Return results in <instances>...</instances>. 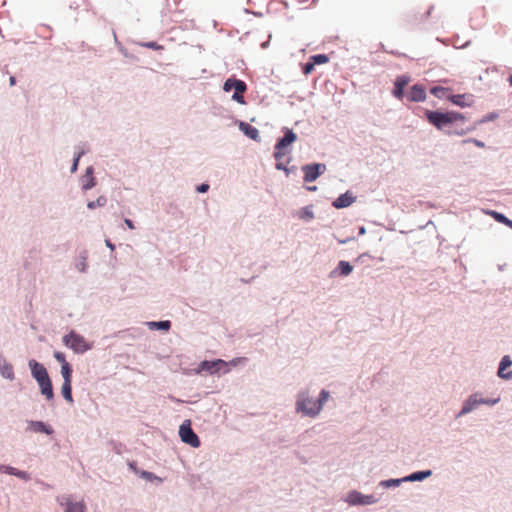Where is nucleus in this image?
I'll use <instances>...</instances> for the list:
<instances>
[{"label":"nucleus","instance_id":"nucleus-1","mask_svg":"<svg viewBox=\"0 0 512 512\" xmlns=\"http://www.w3.org/2000/svg\"><path fill=\"white\" fill-rule=\"evenodd\" d=\"M426 118L428 121L434 125L437 129H443L447 126L453 125L458 122H464V116L460 113L456 112H438V111H429L425 112Z\"/></svg>","mask_w":512,"mask_h":512},{"label":"nucleus","instance_id":"nucleus-2","mask_svg":"<svg viewBox=\"0 0 512 512\" xmlns=\"http://www.w3.org/2000/svg\"><path fill=\"white\" fill-rule=\"evenodd\" d=\"M296 409L298 412H302L307 416L315 417L321 411V403L310 398L307 393L302 392L298 396Z\"/></svg>","mask_w":512,"mask_h":512},{"label":"nucleus","instance_id":"nucleus-3","mask_svg":"<svg viewBox=\"0 0 512 512\" xmlns=\"http://www.w3.org/2000/svg\"><path fill=\"white\" fill-rule=\"evenodd\" d=\"M63 342L75 353H84L90 349V346L86 342L83 336L71 331L69 334L63 337Z\"/></svg>","mask_w":512,"mask_h":512},{"label":"nucleus","instance_id":"nucleus-4","mask_svg":"<svg viewBox=\"0 0 512 512\" xmlns=\"http://www.w3.org/2000/svg\"><path fill=\"white\" fill-rule=\"evenodd\" d=\"M499 401V397L495 399H486L483 398L480 394L475 393L471 395L464 403L461 411L458 414V417L463 416L472 410H474L480 404L494 405Z\"/></svg>","mask_w":512,"mask_h":512},{"label":"nucleus","instance_id":"nucleus-5","mask_svg":"<svg viewBox=\"0 0 512 512\" xmlns=\"http://www.w3.org/2000/svg\"><path fill=\"white\" fill-rule=\"evenodd\" d=\"M223 89L226 92H229L233 89L234 94L232 96V99L241 104L245 103L243 93L246 91L247 87L243 81L236 79H227L223 85Z\"/></svg>","mask_w":512,"mask_h":512},{"label":"nucleus","instance_id":"nucleus-6","mask_svg":"<svg viewBox=\"0 0 512 512\" xmlns=\"http://www.w3.org/2000/svg\"><path fill=\"white\" fill-rule=\"evenodd\" d=\"M296 134L292 130H286L283 138L279 139L275 145L274 157L281 160L287 154V146L296 141Z\"/></svg>","mask_w":512,"mask_h":512},{"label":"nucleus","instance_id":"nucleus-7","mask_svg":"<svg viewBox=\"0 0 512 512\" xmlns=\"http://www.w3.org/2000/svg\"><path fill=\"white\" fill-rule=\"evenodd\" d=\"M179 435H180L181 440L184 443L189 444L190 446H192L194 448H197L200 446L199 437L192 430L189 421L187 423H183L180 426Z\"/></svg>","mask_w":512,"mask_h":512},{"label":"nucleus","instance_id":"nucleus-8","mask_svg":"<svg viewBox=\"0 0 512 512\" xmlns=\"http://www.w3.org/2000/svg\"><path fill=\"white\" fill-rule=\"evenodd\" d=\"M200 369L211 374L219 373L221 370H223L224 373L229 371L228 363L222 359H217L214 361H203L200 364Z\"/></svg>","mask_w":512,"mask_h":512},{"label":"nucleus","instance_id":"nucleus-9","mask_svg":"<svg viewBox=\"0 0 512 512\" xmlns=\"http://www.w3.org/2000/svg\"><path fill=\"white\" fill-rule=\"evenodd\" d=\"M326 167L324 164H309L303 166L304 181L313 182L315 181L324 171Z\"/></svg>","mask_w":512,"mask_h":512},{"label":"nucleus","instance_id":"nucleus-10","mask_svg":"<svg viewBox=\"0 0 512 512\" xmlns=\"http://www.w3.org/2000/svg\"><path fill=\"white\" fill-rule=\"evenodd\" d=\"M29 367L33 377L37 382L49 378L46 368L42 364H39L37 361L30 360Z\"/></svg>","mask_w":512,"mask_h":512},{"label":"nucleus","instance_id":"nucleus-11","mask_svg":"<svg viewBox=\"0 0 512 512\" xmlns=\"http://www.w3.org/2000/svg\"><path fill=\"white\" fill-rule=\"evenodd\" d=\"M407 98L411 102H421L426 98L425 89L420 85H414L408 92Z\"/></svg>","mask_w":512,"mask_h":512},{"label":"nucleus","instance_id":"nucleus-12","mask_svg":"<svg viewBox=\"0 0 512 512\" xmlns=\"http://www.w3.org/2000/svg\"><path fill=\"white\" fill-rule=\"evenodd\" d=\"M350 502L352 504L369 505L376 502L372 495H362L358 492H353L349 495Z\"/></svg>","mask_w":512,"mask_h":512},{"label":"nucleus","instance_id":"nucleus-13","mask_svg":"<svg viewBox=\"0 0 512 512\" xmlns=\"http://www.w3.org/2000/svg\"><path fill=\"white\" fill-rule=\"evenodd\" d=\"M239 129L250 139L257 141L259 139V131L256 127L246 123L240 122Z\"/></svg>","mask_w":512,"mask_h":512},{"label":"nucleus","instance_id":"nucleus-14","mask_svg":"<svg viewBox=\"0 0 512 512\" xmlns=\"http://www.w3.org/2000/svg\"><path fill=\"white\" fill-rule=\"evenodd\" d=\"M408 82H409V78L406 76H401L396 79L395 87L393 90V95L396 98H398V99L403 98V90H404V87L408 84Z\"/></svg>","mask_w":512,"mask_h":512},{"label":"nucleus","instance_id":"nucleus-15","mask_svg":"<svg viewBox=\"0 0 512 512\" xmlns=\"http://www.w3.org/2000/svg\"><path fill=\"white\" fill-rule=\"evenodd\" d=\"M354 201V197L348 192L340 195L334 202L333 206L335 208H344L350 206Z\"/></svg>","mask_w":512,"mask_h":512},{"label":"nucleus","instance_id":"nucleus-16","mask_svg":"<svg viewBox=\"0 0 512 512\" xmlns=\"http://www.w3.org/2000/svg\"><path fill=\"white\" fill-rule=\"evenodd\" d=\"M38 384L41 389V393L48 399L51 400L54 396L52 383L50 378H46L45 380L38 381Z\"/></svg>","mask_w":512,"mask_h":512},{"label":"nucleus","instance_id":"nucleus-17","mask_svg":"<svg viewBox=\"0 0 512 512\" xmlns=\"http://www.w3.org/2000/svg\"><path fill=\"white\" fill-rule=\"evenodd\" d=\"M512 364V361L510 360V357L508 355L504 356L502 358V361L500 362V366L498 369V376L501 378H509L511 372H506V369L509 368Z\"/></svg>","mask_w":512,"mask_h":512},{"label":"nucleus","instance_id":"nucleus-18","mask_svg":"<svg viewBox=\"0 0 512 512\" xmlns=\"http://www.w3.org/2000/svg\"><path fill=\"white\" fill-rule=\"evenodd\" d=\"M4 472L9 474V475H13V476H16L22 480H25V481H28L30 480V475L26 472V471H22V470H19L15 467H12V466H6L4 468Z\"/></svg>","mask_w":512,"mask_h":512},{"label":"nucleus","instance_id":"nucleus-19","mask_svg":"<svg viewBox=\"0 0 512 512\" xmlns=\"http://www.w3.org/2000/svg\"><path fill=\"white\" fill-rule=\"evenodd\" d=\"M451 101L455 105L465 107V106H469L471 104L472 99L470 96H467L465 94H458V95H453L451 97Z\"/></svg>","mask_w":512,"mask_h":512},{"label":"nucleus","instance_id":"nucleus-20","mask_svg":"<svg viewBox=\"0 0 512 512\" xmlns=\"http://www.w3.org/2000/svg\"><path fill=\"white\" fill-rule=\"evenodd\" d=\"M337 270L341 276H348L353 271V267L349 262L342 260L338 263Z\"/></svg>","mask_w":512,"mask_h":512},{"label":"nucleus","instance_id":"nucleus-21","mask_svg":"<svg viewBox=\"0 0 512 512\" xmlns=\"http://www.w3.org/2000/svg\"><path fill=\"white\" fill-rule=\"evenodd\" d=\"M61 392H62L63 397L69 403H73L71 382L64 381L62 388H61Z\"/></svg>","mask_w":512,"mask_h":512},{"label":"nucleus","instance_id":"nucleus-22","mask_svg":"<svg viewBox=\"0 0 512 512\" xmlns=\"http://www.w3.org/2000/svg\"><path fill=\"white\" fill-rule=\"evenodd\" d=\"M430 475H431V471L430 470L420 471V472H415V473L411 474L410 476L406 477L405 480H408V481H421V480L429 477Z\"/></svg>","mask_w":512,"mask_h":512},{"label":"nucleus","instance_id":"nucleus-23","mask_svg":"<svg viewBox=\"0 0 512 512\" xmlns=\"http://www.w3.org/2000/svg\"><path fill=\"white\" fill-rule=\"evenodd\" d=\"M85 505L82 502H69L66 512H84Z\"/></svg>","mask_w":512,"mask_h":512},{"label":"nucleus","instance_id":"nucleus-24","mask_svg":"<svg viewBox=\"0 0 512 512\" xmlns=\"http://www.w3.org/2000/svg\"><path fill=\"white\" fill-rule=\"evenodd\" d=\"M107 203V198L105 196H99L95 201H90L87 204L89 209H95L97 207H103Z\"/></svg>","mask_w":512,"mask_h":512},{"label":"nucleus","instance_id":"nucleus-25","mask_svg":"<svg viewBox=\"0 0 512 512\" xmlns=\"http://www.w3.org/2000/svg\"><path fill=\"white\" fill-rule=\"evenodd\" d=\"M61 374L64 378V381L71 382L72 369L69 363H65L61 366Z\"/></svg>","mask_w":512,"mask_h":512},{"label":"nucleus","instance_id":"nucleus-26","mask_svg":"<svg viewBox=\"0 0 512 512\" xmlns=\"http://www.w3.org/2000/svg\"><path fill=\"white\" fill-rule=\"evenodd\" d=\"M150 327H156L161 330H169L171 327L170 321H159V322H150Z\"/></svg>","mask_w":512,"mask_h":512},{"label":"nucleus","instance_id":"nucleus-27","mask_svg":"<svg viewBox=\"0 0 512 512\" xmlns=\"http://www.w3.org/2000/svg\"><path fill=\"white\" fill-rule=\"evenodd\" d=\"M95 179L93 176H89V177H83V184H82V188L84 190H89L91 188H93L95 186Z\"/></svg>","mask_w":512,"mask_h":512},{"label":"nucleus","instance_id":"nucleus-28","mask_svg":"<svg viewBox=\"0 0 512 512\" xmlns=\"http://www.w3.org/2000/svg\"><path fill=\"white\" fill-rule=\"evenodd\" d=\"M497 221L499 222H502V223H505L506 225H508L509 227H512V221L509 220L507 217H505L504 215L500 214V213H497L495 211H492L490 213Z\"/></svg>","mask_w":512,"mask_h":512},{"label":"nucleus","instance_id":"nucleus-29","mask_svg":"<svg viewBox=\"0 0 512 512\" xmlns=\"http://www.w3.org/2000/svg\"><path fill=\"white\" fill-rule=\"evenodd\" d=\"M312 62L315 64H324L328 61V57L324 54H318L311 57Z\"/></svg>","mask_w":512,"mask_h":512},{"label":"nucleus","instance_id":"nucleus-30","mask_svg":"<svg viewBox=\"0 0 512 512\" xmlns=\"http://www.w3.org/2000/svg\"><path fill=\"white\" fill-rule=\"evenodd\" d=\"M141 477L148 481H154V480H157L159 482L161 481V479L159 477H157L156 475H154L153 473L148 472V471H142Z\"/></svg>","mask_w":512,"mask_h":512},{"label":"nucleus","instance_id":"nucleus-31","mask_svg":"<svg viewBox=\"0 0 512 512\" xmlns=\"http://www.w3.org/2000/svg\"><path fill=\"white\" fill-rule=\"evenodd\" d=\"M34 426H35V430H37V431L45 432L48 434L51 432L50 430H48V428L46 427V425L43 422H40V421L35 422Z\"/></svg>","mask_w":512,"mask_h":512},{"label":"nucleus","instance_id":"nucleus-32","mask_svg":"<svg viewBox=\"0 0 512 512\" xmlns=\"http://www.w3.org/2000/svg\"><path fill=\"white\" fill-rule=\"evenodd\" d=\"M328 398H329V392L326 391V390H322L321 393H320V397L317 400V402L321 403V407H322L323 404L328 400Z\"/></svg>","mask_w":512,"mask_h":512},{"label":"nucleus","instance_id":"nucleus-33","mask_svg":"<svg viewBox=\"0 0 512 512\" xmlns=\"http://www.w3.org/2000/svg\"><path fill=\"white\" fill-rule=\"evenodd\" d=\"M54 357L59 363H61V366L64 365L65 363H68L66 361L65 355L62 352H55Z\"/></svg>","mask_w":512,"mask_h":512},{"label":"nucleus","instance_id":"nucleus-34","mask_svg":"<svg viewBox=\"0 0 512 512\" xmlns=\"http://www.w3.org/2000/svg\"><path fill=\"white\" fill-rule=\"evenodd\" d=\"M314 66H315V65H314V63H313V62H308V63H306V64L304 65V67H303V73H304V74H306V75H307V74H310V73L313 71Z\"/></svg>","mask_w":512,"mask_h":512},{"label":"nucleus","instance_id":"nucleus-35","mask_svg":"<svg viewBox=\"0 0 512 512\" xmlns=\"http://www.w3.org/2000/svg\"><path fill=\"white\" fill-rule=\"evenodd\" d=\"M82 153H79L76 158L74 159V163H73V166L71 168V172H75L77 170V167H78V162H79V159L81 157Z\"/></svg>","mask_w":512,"mask_h":512},{"label":"nucleus","instance_id":"nucleus-36","mask_svg":"<svg viewBox=\"0 0 512 512\" xmlns=\"http://www.w3.org/2000/svg\"><path fill=\"white\" fill-rule=\"evenodd\" d=\"M278 162L276 163V169L277 170H283L285 171L286 173H288V169L287 167L282 163L280 162V160H277Z\"/></svg>","mask_w":512,"mask_h":512},{"label":"nucleus","instance_id":"nucleus-37","mask_svg":"<svg viewBox=\"0 0 512 512\" xmlns=\"http://www.w3.org/2000/svg\"><path fill=\"white\" fill-rule=\"evenodd\" d=\"M208 189H209L208 184H201L197 187V191L200 193H204V192L208 191Z\"/></svg>","mask_w":512,"mask_h":512},{"label":"nucleus","instance_id":"nucleus-38","mask_svg":"<svg viewBox=\"0 0 512 512\" xmlns=\"http://www.w3.org/2000/svg\"><path fill=\"white\" fill-rule=\"evenodd\" d=\"M124 222H125V224L127 225V227H128L129 229H134V228H135V226H134L133 222H132L130 219H125V221H124Z\"/></svg>","mask_w":512,"mask_h":512},{"label":"nucleus","instance_id":"nucleus-39","mask_svg":"<svg viewBox=\"0 0 512 512\" xmlns=\"http://www.w3.org/2000/svg\"><path fill=\"white\" fill-rule=\"evenodd\" d=\"M146 46L149 47V48H152V49H158L159 48L158 45L155 42L147 43Z\"/></svg>","mask_w":512,"mask_h":512},{"label":"nucleus","instance_id":"nucleus-40","mask_svg":"<svg viewBox=\"0 0 512 512\" xmlns=\"http://www.w3.org/2000/svg\"><path fill=\"white\" fill-rule=\"evenodd\" d=\"M90 175L93 176V168L92 167L87 168L86 174L84 177H89Z\"/></svg>","mask_w":512,"mask_h":512},{"label":"nucleus","instance_id":"nucleus-41","mask_svg":"<svg viewBox=\"0 0 512 512\" xmlns=\"http://www.w3.org/2000/svg\"><path fill=\"white\" fill-rule=\"evenodd\" d=\"M400 482V480H390V481H387L386 484L387 485H398Z\"/></svg>","mask_w":512,"mask_h":512},{"label":"nucleus","instance_id":"nucleus-42","mask_svg":"<svg viewBox=\"0 0 512 512\" xmlns=\"http://www.w3.org/2000/svg\"><path fill=\"white\" fill-rule=\"evenodd\" d=\"M6 374H7L6 376H7L8 378H12V377H13V370H12V368H11V367L9 368V370H8V371H6Z\"/></svg>","mask_w":512,"mask_h":512},{"label":"nucleus","instance_id":"nucleus-43","mask_svg":"<svg viewBox=\"0 0 512 512\" xmlns=\"http://www.w3.org/2000/svg\"><path fill=\"white\" fill-rule=\"evenodd\" d=\"M9 83H10V85H11V86L15 85V83H16V79H15V77H14V76H11V77H10V79H9Z\"/></svg>","mask_w":512,"mask_h":512},{"label":"nucleus","instance_id":"nucleus-44","mask_svg":"<svg viewBox=\"0 0 512 512\" xmlns=\"http://www.w3.org/2000/svg\"><path fill=\"white\" fill-rule=\"evenodd\" d=\"M106 245H107L111 250H114V245H113L109 240H106Z\"/></svg>","mask_w":512,"mask_h":512},{"label":"nucleus","instance_id":"nucleus-45","mask_svg":"<svg viewBox=\"0 0 512 512\" xmlns=\"http://www.w3.org/2000/svg\"><path fill=\"white\" fill-rule=\"evenodd\" d=\"M439 90H442V88L435 87L431 90L433 94H436Z\"/></svg>","mask_w":512,"mask_h":512},{"label":"nucleus","instance_id":"nucleus-46","mask_svg":"<svg viewBox=\"0 0 512 512\" xmlns=\"http://www.w3.org/2000/svg\"><path fill=\"white\" fill-rule=\"evenodd\" d=\"M433 7H429L428 10L426 11V17H428L432 11Z\"/></svg>","mask_w":512,"mask_h":512},{"label":"nucleus","instance_id":"nucleus-47","mask_svg":"<svg viewBox=\"0 0 512 512\" xmlns=\"http://www.w3.org/2000/svg\"><path fill=\"white\" fill-rule=\"evenodd\" d=\"M474 142H475V144H476L477 146H480V147H483V146H484V144H483L482 142H480V141L474 140Z\"/></svg>","mask_w":512,"mask_h":512},{"label":"nucleus","instance_id":"nucleus-48","mask_svg":"<svg viewBox=\"0 0 512 512\" xmlns=\"http://www.w3.org/2000/svg\"><path fill=\"white\" fill-rule=\"evenodd\" d=\"M306 216L308 218H313V213L312 212H309V211H306Z\"/></svg>","mask_w":512,"mask_h":512},{"label":"nucleus","instance_id":"nucleus-49","mask_svg":"<svg viewBox=\"0 0 512 512\" xmlns=\"http://www.w3.org/2000/svg\"><path fill=\"white\" fill-rule=\"evenodd\" d=\"M508 82L510 83V85H512V75H509V77L507 78Z\"/></svg>","mask_w":512,"mask_h":512},{"label":"nucleus","instance_id":"nucleus-50","mask_svg":"<svg viewBox=\"0 0 512 512\" xmlns=\"http://www.w3.org/2000/svg\"><path fill=\"white\" fill-rule=\"evenodd\" d=\"M317 188L314 186V187H308V190L310 191H315Z\"/></svg>","mask_w":512,"mask_h":512},{"label":"nucleus","instance_id":"nucleus-51","mask_svg":"<svg viewBox=\"0 0 512 512\" xmlns=\"http://www.w3.org/2000/svg\"><path fill=\"white\" fill-rule=\"evenodd\" d=\"M261 46H262V48H266L267 42H264Z\"/></svg>","mask_w":512,"mask_h":512},{"label":"nucleus","instance_id":"nucleus-52","mask_svg":"<svg viewBox=\"0 0 512 512\" xmlns=\"http://www.w3.org/2000/svg\"><path fill=\"white\" fill-rule=\"evenodd\" d=\"M457 134L459 135H462L464 133V131H461V132H458V131H455Z\"/></svg>","mask_w":512,"mask_h":512},{"label":"nucleus","instance_id":"nucleus-53","mask_svg":"<svg viewBox=\"0 0 512 512\" xmlns=\"http://www.w3.org/2000/svg\"><path fill=\"white\" fill-rule=\"evenodd\" d=\"M231 363H232L233 365H236V363H237V362H236V360H232V361H231Z\"/></svg>","mask_w":512,"mask_h":512}]
</instances>
